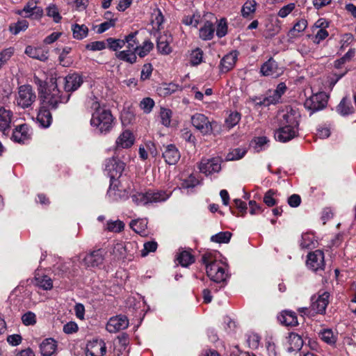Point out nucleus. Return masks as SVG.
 <instances>
[{"mask_svg": "<svg viewBox=\"0 0 356 356\" xmlns=\"http://www.w3.org/2000/svg\"><path fill=\"white\" fill-rule=\"evenodd\" d=\"M94 111L90 119V125L95 128L99 134H107L113 128L115 119L111 111L105 106H102L98 102L92 104Z\"/></svg>", "mask_w": 356, "mask_h": 356, "instance_id": "1", "label": "nucleus"}, {"mask_svg": "<svg viewBox=\"0 0 356 356\" xmlns=\"http://www.w3.org/2000/svg\"><path fill=\"white\" fill-rule=\"evenodd\" d=\"M217 252H207L202 257V261L206 266L208 277L213 282L220 283L226 280V265L217 259Z\"/></svg>", "mask_w": 356, "mask_h": 356, "instance_id": "2", "label": "nucleus"}, {"mask_svg": "<svg viewBox=\"0 0 356 356\" xmlns=\"http://www.w3.org/2000/svg\"><path fill=\"white\" fill-rule=\"evenodd\" d=\"M70 94H66L58 88V80L52 82L45 90L41 97L43 102L51 109H56L60 104H66L70 97Z\"/></svg>", "mask_w": 356, "mask_h": 356, "instance_id": "3", "label": "nucleus"}, {"mask_svg": "<svg viewBox=\"0 0 356 356\" xmlns=\"http://www.w3.org/2000/svg\"><path fill=\"white\" fill-rule=\"evenodd\" d=\"M170 195L163 191L148 190L147 191L137 192L131 197L136 205H146L149 203H156L166 200Z\"/></svg>", "mask_w": 356, "mask_h": 356, "instance_id": "4", "label": "nucleus"}, {"mask_svg": "<svg viewBox=\"0 0 356 356\" xmlns=\"http://www.w3.org/2000/svg\"><path fill=\"white\" fill-rule=\"evenodd\" d=\"M36 95L30 85H22L18 88L15 101L22 108L30 107L35 101Z\"/></svg>", "mask_w": 356, "mask_h": 356, "instance_id": "5", "label": "nucleus"}, {"mask_svg": "<svg viewBox=\"0 0 356 356\" xmlns=\"http://www.w3.org/2000/svg\"><path fill=\"white\" fill-rule=\"evenodd\" d=\"M327 98L325 92H318L307 98L305 102L304 106L307 110L310 111V115H312L326 106Z\"/></svg>", "mask_w": 356, "mask_h": 356, "instance_id": "6", "label": "nucleus"}, {"mask_svg": "<svg viewBox=\"0 0 356 356\" xmlns=\"http://www.w3.org/2000/svg\"><path fill=\"white\" fill-rule=\"evenodd\" d=\"M124 167L125 163L115 156L108 159L105 161V171L107 172L111 179L120 177L124 170Z\"/></svg>", "mask_w": 356, "mask_h": 356, "instance_id": "7", "label": "nucleus"}, {"mask_svg": "<svg viewBox=\"0 0 356 356\" xmlns=\"http://www.w3.org/2000/svg\"><path fill=\"white\" fill-rule=\"evenodd\" d=\"M57 80L59 83L62 82L66 94H70L76 90L83 83L81 76L76 73L68 74L65 78H59Z\"/></svg>", "mask_w": 356, "mask_h": 356, "instance_id": "8", "label": "nucleus"}, {"mask_svg": "<svg viewBox=\"0 0 356 356\" xmlns=\"http://www.w3.org/2000/svg\"><path fill=\"white\" fill-rule=\"evenodd\" d=\"M299 118V113L296 111L291 108L289 111L279 114L278 123L279 125H283L293 129H298Z\"/></svg>", "mask_w": 356, "mask_h": 356, "instance_id": "9", "label": "nucleus"}, {"mask_svg": "<svg viewBox=\"0 0 356 356\" xmlns=\"http://www.w3.org/2000/svg\"><path fill=\"white\" fill-rule=\"evenodd\" d=\"M193 126L200 131L203 135L212 133V124L208 118L202 113H195L191 116Z\"/></svg>", "mask_w": 356, "mask_h": 356, "instance_id": "10", "label": "nucleus"}, {"mask_svg": "<svg viewBox=\"0 0 356 356\" xmlns=\"http://www.w3.org/2000/svg\"><path fill=\"white\" fill-rule=\"evenodd\" d=\"M286 90V86L284 83H280L277 88L273 92L272 95H269L268 96L264 97L263 100H261L260 98L255 97L253 99V101L255 102L257 105L259 106H268L270 104H276L281 96L285 92Z\"/></svg>", "mask_w": 356, "mask_h": 356, "instance_id": "11", "label": "nucleus"}, {"mask_svg": "<svg viewBox=\"0 0 356 356\" xmlns=\"http://www.w3.org/2000/svg\"><path fill=\"white\" fill-rule=\"evenodd\" d=\"M106 253L102 249L90 252L83 258V264L87 268L99 267L104 263Z\"/></svg>", "mask_w": 356, "mask_h": 356, "instance_id": "12", "label": "nucleus"}, {"mask_svg": "<svg viewBox=\"0 0 356 356\" xmlns=\"http://www.w3.org/2000/svg\"><path fill=\"white\" fill-rule=\"evenodd\" d=\"M325 257L323 251L316 250L307 255V265L314 271L322 270L325 267Z\"/></svg>", "mask_w": 356, "mask_h": 356, "instance_id": "13", "label": "nucleus"}, {"mask_svg": "<svg viewBox=\"0 0 356 356\" xmlns=\"http://www.w3.org/2000/svg\"><path fill=\"white\" fill-rule=\"evenodd\" d=\"M129 319L124 315H118L111 317L106 324V330L110 333H115L128 327Z\"/></svg>", "mask_w": 356, "mask_h": 356, "instance_id": "14", "label": "nucleus"}, {"mask_svg": "<svg viewBox=\"0 0 356 356\" xmlns=\"http://www.w3.org/2000/svg\"><path fill=\"white\" fill-rule=\"evenodd\" d=\"M200 171L206 175L218 172L221 170L219 158L202 159L199 164Z\"/></svg>", "mask_w": 356, "mask_h": 356, "instance_id": "15", "label": "nucleus"}, {"mask_svg": "<svg viewBox=\"0 0 356 356\" xmlns=\"http://www.w3.org/2000/svg\"><path fill=\"white\" fill-rule=\"evenodd\" d=\"M263 76L277 77L283 73V68L278 66L277 63L273 58H269L260 68Z\"/></svg>", "mask_w": 356, "mask_h": 356, "instance_id": "16", "label": "nucleus"}, {"mask_svg": "<svg viewBox=\"0 0 356 356\" xmlns=\"http://www.w3.org/2000/svg\"><path fill=\"white\" fill-rule=\"evenodd\" d=\"M330 293L327 291H319L317 297L314 296L312 298V309L316 313L323 314L329 303Z\"/></svg>", "mask_w": 356, "mask_h": 356, "instance_id": "17", "label": "nucleus"}, {"mask_svg": "<svg viewBox=\"0 0 356 356\" xmlns=\"http://www.w3.org/2000/svg\"><path fill=\"white\" fill-rule=\"evenodd\" d=\"M106 353V343L102 339H94L87 343L86 356H104Z\"/></svg>", "mask_w": 356, "mask_h": 356, "instance_id": "18", "label": "nucleus"}, {"mask_svg": "<svg viewBox=\"0 0 356 356\" xmlns=\"http://www.w3.org/2000/svg\"><path fill=\"white\" fill-rule=\"evenodd\" d=\"M298 129H293L283 125H279L275 130L274 136L276 140L286 143L298 136Z\"/></svg>", "mask_w": 356, "mask_h": 356, "instance_id": "19", "label": "nucleus"}, {"mask_svg": "<svg viewBox=\"0 0 356 356\" xmlns=\"http://www.w3.org/2000/svg\"><path fill=\"white\" fill-rule=\"evenodd\" d=\"M172 42V37L170 34L165 33L160 35L156 41V48L159 54L168 55L172 51L170 43Z\"/></svg>", "mask_w": 356, "mask_h": 356, "instance_id": "20", "label": "nucleus"}, {"mask_svg": "<svg viewBox=\"0 0 356 356\" xmlns=\"http://www.w3.org/2000/svg\"><path fill=\"white\" fill-rule=\"evenodd\" d=\"M29 138V127L25 124L17 126L13 131L12 139L15 142L24 143Z\"/></svg>", "mask_w": 356, "mask_h": 356, "instance_id": "21", "label": "nucleus"}, {"mask_svg": "<svg viewBox=\"0 0 356 356\" xmlns=\"http://www.w3.org/2000/svg\"><path fill=\"white\" fill-rule=\"evenodd\" d=\"M25 54L30 58L43 62L46 61L49 57V50L42 47L27 46L25 49Z\"/></svg>", "mask_w": 356, "mask_h": 356, "instance_id": "22", "label": "nucleus"}, {"mask_svg": "<svg viewBox=\"0 0 356 356\" xmlns=\"http://www.w3.org/2000/svg\"><path fill=\"white\" fill-rule=\"evenodd\" d=\"M13 117V112L10 109L0 107V131L3 134L10 129Z\"/></svg>", "mask_w": 356, "mask_h": 356, "instance_id": "23", "label": "nucleus"}, {"mask_svg": "<svg viewBox=\"0 0 356 356\" xmlns=\"http://www.w3.org/2000/svg\"><path fill=\"white\" fill-rule=\"evenodd\" d=\"M134 143V136L133 134L129 131H124L116 139L115 149L129 148Z\"/></svg>", "mask_w": 356, "mask_h": 356, "instance_id": "24", "label": "nucleus"}, {"mask_svg": "<svg viewBox=\"0 0 356 356\" xmlns=\"http://www.w3.org/2000/svg\"><path fill=\"white\" fill-rule=\"evenodd\" d=\"M163 157L169 165H175L180 159V154L177 148L172 144L165 147L163 152Z\"/></svg>", "mask_w": 356, "mask_h": 356, "instance_id": "25", "label": "nucleus"}, {"mask_svg": "<svg viewBox=\"0 0 356 356\" xmlns=\"http://www.w3.org/2000/svg\"><path fill=\"white\" fill-rule=\"evenodd\" d=\"M56 341L51 338L46 339L40 343V350L42 356H51L56 350Z\"/></svg>", "mask_w": 356, "mask_h": 356, "instance_id": "26", "label": "nucleus"}, {"mask_svg": "<svg viewBox=\"0 0 356 356\" xmlns=\"http://www.w3.org/2000/svg\"><path fill=\"white\" fill-rule=\"evenodd\" d=\"M37 120L42 127H49L52 122V116L48 108L42 106L37 115Z\"/></svg>", "mask_w": 356, "mask_h": 356, "instance_id": "27", "label": "nucleus"}, {"mask_svg": "<svg viewBox=\"0 0 356 356\" xmlns=\"http://www.w3.org/2000/svg\"><path fill=\"white\" fill-rule=\"evenodd\" d=\"M278 318L281 323L286 326H296L298 324L297 316L292 311L286 310L282 312Z\"/></svg>", "mask_w": 356, "mask_h": 356, "instance_id": "28", "label": "nucleus"}, {"mask_svg": "<svg viewBox=\"0 0 356 356\" xmlns=\"http://www.w3.org/2000/svg\"><path fill=\"white\" fill-rule=\"evenodd\" d=\"M115 57L125 63L133 65L137 62V54L135 51L132 50H122L115 53Z\"/></svg>", "mask_w": 356, "mask_h": 356, "instance_id": "29", "label": "nucleus"}, {"mask_svg": "<svg viewBox=\"0 0 356 356\" xmlns=\"http://www.w3.org/2000/svg\"><path fill=\"white\" fill-rule=\"evenodd\" d=\"M288 351L293 352L300 350L303 345V340L302 337L294 332H291L288 337Z\"/></svg>", "mask_w": 356, "mask_h": 356, "instance_id": "30", "label": "nucleus"}, {"mask_svg": "<svg viewBox=\"0 0 356 356\" xmlns=\"http://www.w3.org/2000/svg\"><path fill=\"white\" fill-rule=\"evenodd\" d=\"M237 59V54L235 51L225 55L220 61L221 70L228 72L234 66Z\"/></svg>", "mask_w": 356, "mask_h": 356, "instance_id": "31", "label": "nucleus"}, {"mask_svg": "<svg viewBox=\"0 0 356 356\" xmlns=\"http://www.w3.org/2000/svg\"><path fill=\"white\" fill-rule=\"evenodd\" d=\"M34 284L45 291L51 290L53 288L52 280L47 275L36 274L34 278Z\"/></svg>", "mask_w": 356, "mask_h": 356, "instance_id": "32", "label": "nucleus"}, {"mask_svg": "<svg viewBox=\"0 0 356 356\" xmlns=\"http://www.w3.org/2000/svg\"><path fill=\"white\" fill-rule=\"evenodd\" d=\"M215 27L212 22L207 21L200 29V38L204 40H210L214 35Z\"/></svg>", "mask_w": 356, "mask_h": 356, "instance_id": "33", "label": "nucleus"}, {"mask_svg": "<svg viewBox=\"0 0 356 356\" xmlns=\"http://www.w3.org/2000/svg\"><path fill=\"white\" fill-rule=\"evenodd\" d=\"M130 227L137 234L145 236L147 234V219H137L131 221Z\"/></svg>", "mask_w": 356, "mask_h": 356, "instance_id": "34", "label": "nucleus"}, {"mask_svg": "<svg viewBox=\"0 0 356 356\" xmlns=\"http://www.w3.org/2000/svg\"><path fill=\"white\" fill-rule=\"evenodd\" d=\"M337 111L342 116L348 115L354 112V108L347 97H343L337 106Z\"/></svg>", "mask_w": 356, "mask_h": 356, "instance_id": "35", "label": "nucleus"}, {"mask_svg": "<svg viewBox=\"0 0 356 356\" xmlns=\"http://www.w3.org/2000/svg\"><path fill=\"white\" fill-rule=\"evenodd\" d=\"M138 33V31H134L124 36V42L127 49L135 51V52H136L139 43L136 38Z\"/></svg>", "mask_w": 356, "mask_h": 356, "instance_id": "36", "label": "nucleus"}, {"mask_svg": "<svg viewBox=\"0 0 356 356\" xmlns=\"http://www.w3.org/2000/svg\"><path fill=\"white\" fill-rule=\"evenodd\" d=\"M72 31L73 37L76 40H82L86 38L88 33V28L85 24H73L72 26Z\"/></svg>", "mask_w": 356, "mask_h": 356, "instance_id": "37", "label": "nucleus"}, {"mask_svg": "<svg viewBox=\"0 0 356 356\" xmlns=\"http://www.w3.org/2000/svg\"><path fill=\"white\" fill-rule=\"evenodd\" d=\"M177 260L183 267H187L195 261L193 256L188 251H181L177 257Z\"/></svg>", "mask_w": 356, "mask_h": 356, "instance_id": "38", "label": "nucleus"}, {"mask_svg": "<svg viewBox=\"0 0 356 356\" xmlns=\"http://www.w3.org/2000/svg\"><path fill=\"white\" fill-rule=\"evenodd\" d=\"M154 48V44L149 40H145L142 44L138 47L136 54L140 58L146 56Z\"/></svg>", "mask_w": 356, "mask_h": 356, "instance_id": "39", "label": "nucleus"}, {"mask_svg": "<svg viewBox=\"0 0 356 356\" xmlns=\"http://www.w3.org/2000/svg\"><path fill=\"white\" fill-rule=\"evenodd\" d=\"M247 150L245 148L238 147L232 149L226 156V160L234 161L243 158L246 154Z\"/></svg>", "mask_w": 356, "mask_h": 356, "instance_id": "40", "label": "nucleus"}, {"mask_svg": "<svg viewBox=\"0 0 356 356\" xmlns=\"http://www.w3.org/2000/svg\"><path fill=\"white\" fill-rule=\"evenodd\" d=\"M181 90V87L174 83H165L159 89L161 95L164 96L170 95L175 92Z\"/></svg>", "mask_w": 356, "mask_h": 356, "instance_id": "41", "label": "nucleus"}, {"mask_svg": "<svg viewBox=\"0 0 356 356\" xmlns=\"http://www.w3.org/2000/svg\"><path fill=\"white\" fill-rule=\"evenodd\" d=\"M232 233L229 232H221L211 237L212 242L218 243H227L230 241Z\"/></svg>", "mask_w": 356, "mask_h": 356, "instance_id": "42", "label": "nucleus"}, {"mask_svg": "<svg viewBox=\"0 0 356 356\" xmlns=\"http://www.w3.org/2000/svg\"><path fill=\"white\" fill-rule=\"evenodd\" d=\"M124 228V223L120 220H109L106 223V229L109 232L119 233Z\"/></svg>", "mask_w": 356, "mask_h": 356, "instance_id": "43", "label": "nucleus"}, {"mask_svg": "<svg viewBox=\"0 0 356 356\" xmlns=\"http://www.w3.org/2000/svg\"><path fill=\"white\" fill-rule=\"evenodd\" d=\"M257 3L254 0L247 1L242 7V15L245 17L254 13L256 10Z\"/></svg>", "mask_w": 356, "mask_h": 356, "instance_id": "44", "label": "nucleus"}, {"mask_svg": "<svg viewBox=\"0 0 356 356\" xmlns=\"http://www.w3.org/2000/svg\"><path fill=\"white\" fill-rule=\"evenodd\" d=\"M29 26V23L26 20L19 21L17 23L11 24L9 27L10 31L14 34L17 35L19 32L25 31Z\"/></svg>", "mask_w": 356, "mask_h": 356, "instance_id": "45", "label": "nucleus"}, {"mask_svg": "<svg viewBox=\"0 0 356 356\" xmlns=\"http://www.w3.org/2000/svg\"><path fill=\"white\" fill-rule=\"evenodd\" d=\"M34 10H37L40 11V13H42V10L40 7L36 6L35 3L29 2L24 7L19 14L25 17H29L33 15Z\"/></svg>", "mask_w": 356, "mask_h": 356, "instance_id": "46", "label": "nucleus"}, {"mask_svg": "<svg viewBox=\"0 0 356 356\" xmlns=\"http://www.w3.org/2000/svg\"><path fill=\"white\" fill-rule=\"evenodd\" d=\"M321 339L328 344H334L336 342V337L330 329H325L320 332Z\"/></svg>", "mask_w": 356, "mask_h": 356, "instance_id": "47", "label": "nucleus"}, {"mask_svg": "<svg viewBox=\"0 0 356 356\" xmlns=\"http://www.w3.org/2000/svg\"><path fill=\"white\" fill-rule=\"evenodd\" d=\"M203 51L197 48L193 50L190 55V63L192 65H197L202 61Z\"/></svg>", "mask_w": 356, "mask_h": 356, "instance_id": "48", "label": "nucleus"}, {"mask_svg": "<svg viewBox=\"0 0 356 356\" xmlns=\"http://www.w3.org/2000/svg\"><path fill=\"white\" fill-rule=\"evenodd\" d=\"M241 120V114L238 112L231 113L225 120V125L231 129L236 125Z\"/></svg>", "mask_w": 356, "mask_h": 356, "instance_id": "49", "label": "nucleus"}, {"mask_svg": "<svg viewBox=\"0 0 356 356\" xmlns=\"http://www.w3.org/2000/svg\"><path fill=\"white\" fill-rule=\"evenodd\" d=\"M172 111L168 108H162L160 112L161 123L165 127H169L171 122Z\"/></svg>", "mask_w": 356, "mask_h": 356, "instance_id": "50", "label": "nucleus"}, {"mask_svg": "<svg viewBox=\"0 0 356 356\" xmlns=\"http://www.w3.org/2000/svg\"><path fill=\"white\" fill-rule=\"evenodd\" d=\"M201 20V15L199 13H195L191 16H186L184 17L182 22L186 25H191L197 27Z\"/></svg>", "mask_w": 356, "mask_h": 356, "instance_id": "51", "label": "nucleus"}, {"mask_svg": "<svg viewBox=\"0 0 356 356\" xmlns=\"http://www.w3.org/2000/svg\"><path fill=\"white\" fill-rule=\"evenodd\" d=\"M108 47L113 50L117 52L118 49H122L123 47H124V38L123 39H114L112 38H109L106 40Z\"/></svg>", "mask_w": 356, "mask_h": 356, "instance_id": "52", "label": "nucleus"}, {"mask_svg": "<svg viewBox=\"0 0 356 356\" xmlns=\"http://www.w3.org/2000/svg\"><path fill=\"white\" fill-rule=\"evenodd\" d=\"M307 26V22L305 19H299L289 31V33L293 36H296L295 32L300 33L305 30Z\"/></svg>", "mask_w": 356, "mask_h": 356, "instance_id": "53", "label": "nucleus"}, {"mask_svg": "<svg viewBox=\"0 0 356 356\" xmlns=\"http://www.w3.org/2000/svg\"><path fill=\"white\" fill-rule=\"evenodd\" d=\"M158 247V244L156 241H149L145 243L143 245V249L141 250V256L146 257L150 252H154Z\"/></svg>", "mask_w": 356, "mask_h": 356, "instance_id": "54", "label": "nucleus"}, {"mask_svg": "<svg viewBox=\"0 0 356 356\" xmlns=\"http://www.w3.org/2000/svg\"><path fill=\"white\" fill-rule=\"evenodd\" d=\"M47 14L49 17H53L54 21L56 23L59 22L62 18L59 14L58 8L53 4L47 7Z\"/></svg>", "mask_w": 356, "mask_h": 356, "instance_id": "55", "label": "nucleus"}, {"mask_svg": "<svg viewBox=\"0 0 356 356\" xmlns=\"http://www.w3.org/2000/svg\"><path fill=\"white\" fill-rule=\"evenodd\" d=\"M154 106V102L152 99L149 97H146L143 99V100L140 103V108L144 111L145 113H149L152 110L153 107Z\"/></svg>", "mask_w": 356, "mask_h": 356, "instance_id": "56", "label": "nucleus"}, {"mask_svg": "<svg viewBox=\"0 0 356 356\" xmlns=\"http://www.w3.org/2000/svg\"><path fill=\"white\" fill-rule=\"evenodd\" d=\"M22 321L25 325H33L36 323V316L32 312H27L22 315Z\"/></svg>", "mask_w": 356, "mask_h": 356, "instance_id": "57", "label": "nucleus"}, {"mask_svg": "<svg viewBox=\"0 0 356 356\" xmlns=\"http://www.w3.org/2000/svg\"><path fill=\"white\" fill-rule=\"evenodd\" d=\"M275 192L273 190H268L264 196V202L268 207H273L277 204V200L274 198Z\"/></svg>", "mask_w": 356, "mask_h": 356, "instance_id": "58", "label": "nucleus"}, {"mask_svg": "<svg viewBox=\"0 0 356 356\" xmlns=\"http://www.w3.org/2000/svg\"><path fill=\"white\" fill-rule=\"evenodd\" d=\"M227 33V24L225 19H220L216 29V35L218 38L224 37Z\"/></svg>", "mask_w": 356, "mask_h": 356, "instance_id": "59", "label": "nucleus"}, {"mask_svg": "<svg viewBox=\"0 0 356 356\" xmlns=\"http://www.w3.org/2000/svg\"><path fill=\"white\" fill-rule=\"evenodd\" d=\"M153 71V67L151 63L145 64L141 70L140 80L145 81L150 78Z\"/></svg>", "mask_w": 356, "mask_h": 356, "instance_id": "60", "label": "nucleus"}, {"mask_svg": "<svg viewBox=\"0 0 356 356\" xmlns=\"http://www.w3.org/2000/svg\"><path fill=\"white\" fill-rule=\"evenodd\" d=\"M106 48V44L104 41H95L88 43L86 46V49L90 51H101Z\"/></svg>", "mask_w": 356, "mask_h": 356, "instance_id": "61", "label": "nucleus"}, {"mask_svg": "<svg viewBox=\"0 0 356 356\" xmlns=\"http://www.w3.org/2000/svg\"><path fill=\"white\" fill-rule=\"evenodd\" d=\"M296 5L293 3H290L280 9L277 15L282 18L288 16L295 8Z\"/></svg>", "mask_w": 356, "mask_h": 356, "instance_id": "62", "label": "nucleus"}, {"mask_svg": "<svg viewBox=\"0 0 356 356\" xmlns=\"http://www.w3.org/2000/svg\"><path fill=\"white\" fill-rule=\"evenodd\" d=\"M314 245L313 238L309 234L302 235L300 245L302 248H310Z\"/></svg>", "mask_w": 356, "mask_h": 356, "instance_id": "63", "label": "nucleus"}, {"mask_svg": "<svg viewBox=\"0 0 356 356\" xmlns=\"http://www.w3.org/2000/svg\"><path fill=\"white\" fill-rule=\"evenodd\" d=\"M268 142L267 137L266 136H260L257 137L253 140V143H254V149L257 152H260L263 149V147L266 145Z\"/></svg>", "mask_w": 356, "mask_h": 356, "instance_id": "64", "label": "nucleus"}]
</instances>
